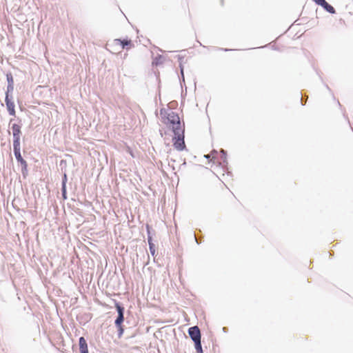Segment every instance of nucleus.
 Returning <instances> with one entry per match:
<instances>
[{"mask_svg": "<svg viewBox=\"0 0 353 353\" xmlns=\"http://www.w3.org/2000/svg\"><path fill=\"white\" fill-rule=\"evenodd\" d=\"M204 157L210 161V154H205Z\"/></svg>", "mask_w": 353, "mask_h": 353, "instance_id": "obj_28", "label": "nucleus"}, {"mask_svg": "<svg viewBox=\"0 0 353 353\" xmlns=\"http://www.w3.org/2000/svg\"><path fill=\"white\" fill-rule=\"evenodd\" d=\"M164 61H165V57L163 55L158 54L153 59V60L152 61V64L153 66H154V65L158 66V65H162L164 63Z\"/></svg>", "mask_w": 353, "mask_h": 353, "instance_id": "obj_14", "label": "nucleus"}, {"mask_svg": "<svg viewBox=\"0 0 353 353\" xmlns=\"http://www.w3.org/2000/svg\"><path fill=\"white\" fill-rule=\"evenodd\" d=\"M67 182H68V176H65L61 179V199H68V193H67Z\"/></svg>", "mask_w": 353, "mask_h": 353, "instance_id": "obj_11", "label": "nucleus"}, {"mask_svg": "<svg viewBox=\"0 0 353 353\" xmlns=\"http://www.w3.org/2000/svg\"><path fill=\"white\" fill-rule=\"evenodd\" d=\"M115 41L120 45L122 49L129 50L134 47L132 40L127 37L125 38L117 39Z\"/></svg>", "mask_w": 353, "mask_h": 353, "instance_id": "obj_7", "label": "nucleus"}, {"mask_svg": "<svg viewBox=\"0 0 353 353\" xmlns=\"http://www.w3.org/2000/svg\"><path fill=\"white\" fill-rule=\"evenodd\" d=\"M316 5L321 6L326 1L325 0H313Z\"/></svg>", "mask_w": 353, "mask_h": 353, "instance_id": "obj_22", "label": "nucleus"}, {"mask_svg": "<svg viewBox=\"0 0 353 353\" xmlns=\"http://www.w3.org/2000/svg\"><path fill=\"white\" fill-rule=\"evenodd\" d=\"M156 77H157V81H158V92H159V95L160 96L161 80L159 78V75H157Z\"/></svg>", "mask_w": 353, "mask_h": 353, "instance_id": "obj_24", "label": "nucleus"}, {"mask_svg": "<svg viewBox=\"0 0 353 353\" xmlns=\"http://www.w3.org/2000/svg\"><path fill=\"white\" fill-rule=\"evenodd\" d=\"M186 165L185 160H184L183 163L181 164V165L185 166Z\"/></svg>", "mask_w": 353, "mask_h": 353, "instance_id": "obj_33", "label": "nucleus"}, {"mask_svg": "<svg viewBox=\"0 0 353 353\" xmlns=\"http://www.w3.org/2000/svg\"><path fill=\"white\" fill-rule=\"evenodd\" d=\"M9 125L12 132V145L14 147L21 146V137L22 135L21 128L23 126L22 120L19 117L10 119Z\"/></svg>", "mask_w": 353, "mask_h": 353, "instance_id": "obj_2", "label": "nucleus"}, {"mask_svg": "<svg viewBox=\"0 0 353 353\" xmlns=\"http://www.w3.org/2000/svg\"><path fill=\"white\" fill-rule=\"evenodd\" d=\"M324 85V86L325 87V88L332 94L333 96V98L334 99H335V97L334 96V93L332 92V90L330 89V88L328 86V85L327 83H325L324 81L322 82Z\"/></svg>", "mask_w": 353, "mask_h": 353, "instance_id": "obj_23", "label": "nucleus"}, {"mask_svg": "<svg viewBox=\"0 0 353 353\" xmlns=\"http://www.w3.org/2000/svg\"><path fill=\"white\" fill-rule=\"evenodd\" d=\"M188 333L195 343V349L197 353H203L201 343V332L199 327L197 326L191 327L189 328Z\"/></svg>", "mask_w": 353, "mask_h": 353, "instance_id": "obj_5", "label": "nucleus"}, {"mask_svg": "<svg viewBox=\"0 0 353 353\" xmlns=\"http://www.w3.org/2000/svg\"><path fill=\"white\" fill-rule=\"evenodd\" d=\"M59 170L61 172L62 178H64L65 176H68L67 175V161L65 159H61L59 162Z\"/></svg>", "mask_w": 353, "mask_h": 353, "instance_id": "obj_13", "label": "nucleus"}, {"mask_svg": "<svg viewBox=\"0 0 353 353\" xmlns=\"http://www.w3.org/2000/svg\"><path fill=\"white\" fill-rule=\"evenodd\" d=\"M179 80L181 88L183 89V88L184 86L185 90H186L187 87H186L185 83L184 70H183V69H181V70H180V74L179 75ZM183 92V91L182 90V93Z\"/></svg>", "mask_w": 353, "mask_h": 353, "instance_id": "obj_16", "label": "nucleus"}, {"mask_svg": "<svg viewBox=\"0 0 353 353\" xmlns=\"http://www.w3.org/2000/svg\"><path fill=\"white\" fill-rule=\"evenodd\" d=\"M337 103H338L339 106L341 108L342 105H341V104L340 103V102H339V100H337Z\"/></svg>", "mask_w": 353, "mask_h": 353, "instance_id": "obj_30", "label": "nucleus"}, {"mask_svg": "<svg viewBox=\"0 0 353 353\" xmlns=\"http://www.w3.org/2000/svg\"><path fill=\"white\" fill-rule=\"evenodd\" d=\"M221 5H223V0H221Z\"/></svg>", "mask_w": 353, "mask_h": 353, "instance_id": "obj_35", "label": "nucleus"}, {"mask_svg": "<svg viewBox=\"0 0 353 353\" xmlns=\"http://www.w3.org/2000/svg\"><path fill=\"white\" fill-rule=\"evenodd\" d=\"M173 132L172 137V145L177 151L181 152L188 150L185 142V125L176 123V125L170 128Z\"/></svg>", "mask_w": 353, "mask_h": 353, "instance_id": "obj_1", "label": "nucleus"}, {"mask_svg": "<svg viewBox=\"0 0 353 353\" xmlns=\"http://www.w3.org/2000/svg\"><path fill=\"white\" fill-rule=\"evenodd\" d=\"M321 7H322L325 11L331 14H336L335 8L327 1H325Z\"/></svg>", "mask_w": 353, "mask_h": 353, "instance_id": "obj_15", "label": "nucleus"}, {"mask_svg": "<svg viewBox=\"0 0 353 353\" xmlns=\"http://www.w3.org/2000/svg\"><path fill=\"white\" fill-rule=\"evenodd\" d=\"M343 117L345 118V119L347 121V123L349 124L350 127L351 128L352 130L353 131V127L352 126V124L350 121V119H349L347 115L345 113V111H344L343 112Z\"/></svg>", "mask_w": 353, "mask_h": 353, "instance_id": "obj_21", "label": "nucleus"}, {"mask_svg": "<svg viewBox=\"0 0 353 353\" xmlns=\"http://www.w3.org/2000/svg\"><path fill=\"white\" fill-rule=\"evenodd\" d=\"M7 81V88L5 93H12L14 90V77L11 72H8L6 74Z\"/></svg>", "mask_w": 353, "mask_h": 353, "instance_id": "obj_8", "label": "nucleus"}, {"mask_svg": "<svg viewBox=\"0 0 353 353\" xmlns=\"http://www.w3.org/2000/svg\"><path fill=\"white\" fill-rule=\"evenodd\" d=\"M117 327L119 329V336H121L123 332V328L122 327V325H121L120 326H117Z\"/></svg>", "mask_w": 353, "mask_h": 353, "instance_id": "obj_26", "label": "nucleus"}, {"mask_svg": "<svg viewBox=\"0 0 353 353\" xmlns=\"http://www.w3.org/2000/svg\"><path fill=\"white\" fill-rule=\"evenodd\" d=\"M301 103L302 105H305L306 102L302 98H301Z\"/></svg>", "mask_w": 353, "mask_h": 353, "instance_id": "obj_27", "label": "nucleus"}, {"mask_svg": "<svg viewBox=\"0 0 353 353\" xmlns=\"http://www.w3.org/2000/svg\"><path fill=\"white\" fill-rule=\"evenodd\" d=\"M79 350L81 353H88L87 342L83 336L79 339Z\"/></svg>", "mask_w": 353, "mask_h": 353, "instance_id": "obj_12", "label": "nucleus"}, {"mask_svg": "<svg viewBox=\"0 0 353 353\" xmlns=\"http://www.w3.org/2000/svg\"><path fill=\"white\" fill-rule=\"evenodd\" d=\"M196 42L199 43L201 46H203V48H208V46H203L198 39H196Z\"/></svg>", "mask_w": 353, "mask_h": 353, "instance_id": "obj_29", "label": "nucleus"}, {"mask_svg": "<svg viewBox=\"0 0 353 353\" xmlns=\"http://www.w3.org/2000/svg\"><path fill=\"white\" fill-rule=\"evenodd\" d=\"M352 1H353V0H352Z\"/></svg>", "mask_w": 353, "mask_h": 353, "instance_id": "obj_37", "label": "nucleus"}, {"mask_svg": "<svg viewBox=\"0 0 353 353\" xmlns=\"http://www.w3.org/2000/svg\"><path fill=\"white\" fill-rule=\"evenodd\" d=\"M160 115L162 122L169 128L174 126L176 123H180V117L177 112L171 111L168 112V110L162 108L160 109Z\"/></svg>", "mask_w": 353, "mask_h": 353, "instance_id": "obj_3", "label": "nucleus"}, {"mask_svg": "<svg viewBox=\"0 0 353 353\" xmlns=\"http://www.w3.org/2000/svg\"><path fill=\"white\" fill-rule=\"evenodd\" d=\"M185 55H181V54L176 55V58H177V60L179 62V70H181V69L184 70L183 60L185 59Z\"/></svg>", "mask_w": 353, "mask_h": 353, "instance_id": "obj_17", "label": "nucleus"}, {"mask_svg": "<svg viewBox=\"0 0 353 353\" xmlns=\"http://www.w3.org/2000/svg\"><path fill=\"white\" fill-rule=\"evenodd\" d=\"M159 133H160V134H161V137H163V132H162V130H159Z\"/></svg>", "mask_w": 353, "mask_h": 353, "instance_id": "obj_31", "label": "nucleus"}, {"mask_svg": "<svg viewBox=\"0 0 353 353\" xmlns=\"http://www.w3.org/2000/svg\"><path fill=\"white\" fill-rule=\"evenodd\" d=\"M149 244H150V252H151L152 254L154 255V252H155V249L154 248V245L152 243H150V241H149Z\"/></svg>", "mask_w": 353, "mask_h": 353, "instance_id": "obj_25", "label": "nucleus"}, {"mask_svg": "<svg viewBox=\"0 0 353 353\" xmlns=\"http://www.w3.org/2000/svg\"><path fill=\"white\" fill-rule=\"evenodd\" d=\"M212 153H217V151H216V150H214H214H212Z\"/></svg>", "mask_w": 353, "mask_h": 353, "instance_id": "obj_34", "label": "nucleus"}, {"mask_svg": "<svg viewBox=\"0 0 353 353\" xmlns=\"http://www.w3.org/2000/svg\"><path fill=\"white\" fill-rule=\"evenodd\" d=\"M312 68L314 70V71L316 72V74L319 76L321 82H323V79L321 76V74H322L321 71L319 70L318 68H315V66L314 65H312Z\"/></svg>", "mask_w": 353, "mask_h": 353, "instance_id": "obj_19", "label": "nucleus"}, {"mask_svg": "<svg viewBox=\"0 0 353 353\" xmlns=\"http://www.w3.org/2000/svg\"><path fill=\"white\" fill-rule=\"evenodd\" d=\"M115 307L117 310L118 312V316L117 319L115 320V325L116 326H120L122 325L123 321H124V316H123V311L124 308L121 307L119 303L115 304Z\"/></svg>", "mask_w": 353, "mask_h": 353, "instance_id": "obj_10", "label": "nucleus"}, {"mask_svg": "<svg viewBox=\"0 0 353 353\" xmlns=\"http://www.w3.org/2000/svg\"><path fill=\"white\" fill-rule=\"evenodd\" d=\"M13 153L18 164L21 165V174L23 179H26L28 175V163L23 159L21 154V146L14 147Z\"/></svg>", "mask_w": 353, "mask_h": 353, "instance_id": "obj_4", "label": "nucleus"}, {"mask_svg": "<svg viewBox=\"0 0 353 353\" xmlns=\"http://www.w3.org/2000/svg\"><path fill=\"white\" fill-rule=\"evenodd\" d=\"M220 153L221 154V161L222 162L220 163V166L221 167L223 172H228V152L226 150L223 149L220 150Z\"/></svg>", "mask_w": 353, "mask_h": 353, "instance_id": "obj_9", "label": "nucleus"}, {"mask_svg": "<svg viewBox=\"0 0 353 353\" xmlns=\"http://www.w3.org/2000/svg\"><path fill=\"white\" fill-rule=\"evenodd\" d=\"M125 151L128 154H129L132 158H135V154H134V152L132 150V148L129 146V145H127L126 146V149H125Z\"/></svg>", "mask_w": 353, "mask_h": 353, "instance_id": "obj_18", "label": "nucleus"}, {"mask_svg": "<svg viewBox=\"0 0 353 353\" xmlns=\"http://www.w3.org/2000/svg\"><path fill=\"white\" fill-rule=\"evenodd\" d=\"M10 163L12 164V157L11 156V154H10Z\"/></svg>", "mask_w": 353, "mask_h": 353, "instance_id": "obj_32", "label": "nucleus"}, {"mask_svg": "<svg viewBox=\"0 0 353 353\" xmlns=\"http://www.w3.org/2000/svg\"><path fill=\"white\" fill-rule=\"evenodd\" d=\"M273 49L276 50H277V48L275 47V48H273Z\"/></svg>", "mask_w": 353, "mask_h": 353, "instance_id": "obj_36", "label": "nucleus"}, {"mask_svg": "<svg viewBox=\"0 0 353 353\" xmlns=\"http://www.w3.org/2000/svg\"><path fill=\"white\" fill-rule=\"evenodd\" d=\"M5 103L8 114L16 117L15 104L12 93H5Z\"/></svg>", "mask_w": 353, "mask_h": 353, "instance_id": "obj_6", "label": "nucleus"}, {"mask_svg": "<svg viewBox=\"0 0 353 353\" xmlns=\"http://www.w3.org/2000/svg\"><path fill=\"white\" fill-rule=\"evenodd\" d=\"M215 49H216V50H219V51H223V52H230V51H234V50H235L234 49L226 48H219V47H216Z\"/></svg>", "mask_w": 353, "mask_h": 353, "instance_id": "obj_20", "label": "nucleus"}]
</instances>
